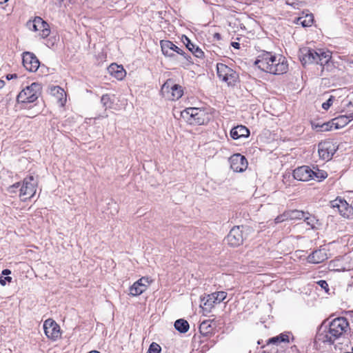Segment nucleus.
<instances>
[{
	"mask_svg": "<svg viewBox=\"0 0 353 353\" xmlns=\"http://www.w3.org/2000/svg\"><path fill=\"white\" fill-rule=\"evenodd\" d=\"M349 330V323L345 317L335 318L332 321L325 320L319 328L315 341L318 343L331 345L337 339L343 337Z\"/></svg>",
	"mask_w": 353,
	"mask_h": 353,
	"instance_id": "f257e3e1",
	"label": "nucleus"
},
{
	"mask_svg": "<svg viewBox=\"0 0 353 353\" xmlns=\"http://www.w3.org/2000/svg\"><path fill=\"white\" fill-rule=\"evenodd\" d=\"M254 64L261 70L273 74H282L288 70L285 57L267 51H263L258 55Z\"/></svg>",
	"mask_w": 353,
	"mask_h": 353,
	"instance_id": "f03ea898",
	"label": "nucleus"
},
{
	"mask_svg": "<svg viewBox=\"0 0 353 353\" xmlns=\"http://www.w3.org/2000/svg\"><path fill=\"white\" fill-rule=\"evenodd\" d=\"M299 59L303 65L316 63L323 67L327 65L332 58L331 52L323 49L313 50L307 47H303L299 50Z\"/></svg>",
	"mask_w": 353,
	"mask_h": 353,
	"instance_id": "7ed1b4c3",
	"label": "nucleus"
},
{
	"mask_svg": "<svg viewBox=\"0 0 353 353\" xmlns=\"http://www.w3.org/2000/svg\"><path fill=\"white\" fill-rule=\"evenodd\" d=\"M162 95L171 101H176L180 99L183 91L182 87L178 84H174L172 80H167L162 85L161 89Z\"/></svg>",
	"mask_w": 353,
	"mask_h": 353,
	"instance_id": "20e7f679",
	"label": "nucleus"
},
{
	"mask_svg": "<svg viewBox=\"0 0 353 353\" xmlns=\"http://www.w3.org/2000/svg\"><path fill=\"white\" fill-rule=\"evenodd\" d=\"M227 293L223 291L213 292L201 298L203 312H210L216 303H220L225 299Z\"/></svg>",
	"mask_w": 353,
	"mask_h": 353,
	"instance_id": "39448f33",
	"label": "nucleus"
},
{
	"mask_svg": "<svg viewBox=\"0 0 353 353\" xmlns=\"http://www.w3.org/2000/svg\"><path fill=\"white\" fill-rule=\"evenodd\" d=\"M37 181L33 176L26 177L19 190V197L22 201L32 198L37 192Z\"/></svg>",
	"mask_w": 353,
	"mask_h": 353,
	"instance_id": "423d86ee",
	"label": "nucleus"
},
{
	"mask_svg": "<svg viewBox=\"0 0 353 353\" xmlns=\"http://www.w3.org/2000/svg\"><path fill=\"white\" fill-rule=\"evenodd\" d=\"M40 90V85L38 83H33L22 90L17 95V100L18 103H32L38 98V93Z\"/></svg>",
	"mask_w": 353,
	"mask_h": 353,
	"instance_id": "0eeeda50",
	"label": "nucleus"
},
{
	"mask_svg": "<svg viewBox=\"0 0 353 353\" xmlns=\"http://www.w3.org/2000/svg\"><path fill=\"white\" fill-rule=\"evenodd\" d=\"M26 26L29 30L39 32L43 39L48 37L50 33L49 25L40 17H35L33 20L28 21Z\"/></svg>",
	"mask_w": 353,
	"mask_h": 353,
	"instance_id": "6e6552de",
	"label": "nucleus"
},
{
	"mask_svg": "<svg viewBox=\"0 0 353 353\" xmlns=\"http://www.w3.org/2000/svg\"><path fill=\"white\" fill-rule=\"evenodd\" d=\"M181 114L183 117L190 116V121L197 125H203L208 120L205 110L196 108H187L181 112Z\"/></svg>",
	"mask_w": 353,
	"mask_h": 353,
	"instance_id": "1a4fd4ad",
	"label": "nucleus"
},
{
	"mask_svg": "<svg viewBox=\"0 0 353 353\" xmlns=\"http://www.w3.org/2000/svg\"><path fill=\"white\" fill-rule=\"evenodd\" d=\"M216 71L219 78L228 85L234 84L237 79L235 71L223 63H217Z\"/></svg>",
	"mask_w": 353,
	"mask_h": 353,
	"instance_id": "9d476101",
	"label": "nucleus"
},
{
	"mask_svg": "<svg viewBox=\"0 0 353 353\" xmlns=\"http://www.w3.org/2000/svg\"><path fill=\"white\" fill-rule=\"evenodd\" d=\"M330 207L345 218H350L352 215V207L341 197H337L334 200L331 201Z\"/></svg>",
	"mask_w": 353,
	"mask_h": 353,
	"instance_id": "9b49d317",
	"label": "nucleus"
},
{
	"mask_svg": "<svg viewBox=\"0 0 353 353\" xmlns=\"http://www.w3.org/2000/svg\"><path fill=\"white\" fill-rule=\"evenodd\" d=\"M337 146L331 141H325L318 145V152L319 157L325 161L331 159L336 152Z\"/></svg>",
	"mask_w": 353,
	"mask_h": 353,
	"instance_id": "f8f14e48",
	"label": "nucleus"
},
{
	"mask_svg": "<svg viewBox=\"0 0 353 353\" xmlns=\"http://www.w3.org/2000/svg\"><path fill=\"white\" fill-rule=\"evenodd\" d=\"M43 330L46 336L52 341H56L61 336L60 327L52 319L44 321Z\"/></svg>",
	"mask_w": 353,
	"mask_h": 353,
	"instance_id": "ddd939ff",
	"label": "nucleus"
},
{
	"mask_svg": "<svg viewBox=\"0 0 353 353\" xmlns=\"http://www.w3.org/2000/svg\"><path fill=\"white\" fill-rule=\"evenodd\" d=\"M231 169L236 172H242L248 168V161L245 157L241 154H234L229 159Z\"/></svg>",
	"mask_w": 353,
	"mask_h": 353,
	"instance_id": "4468645a",
	"label": "nucleus"
},
{
	"mask_svg": "<svg viewBox=\"0 0 353 353\" xmlns=\"http://www.w3.org/2000/svg\"><path fill=\"white\" fill-rule=\"evenodd\" d=\"M22 63L26 69L30 72H36L40 65L39 59L30 52L23 53Z\"/></svg>",
	"mask_w": 353,
	"mask_h": 353,
	"instance_id": "2eb2a0df",
	"label": "nucleus"
},
{
	"mask_svg": "<svg viewBox=\"0 0 353 353\" xmlns=\"http://www.w3.org/2000/svg\"><path fill=\"white\" fill-rule=\"evenodd\" d=\"M227 243L232 247H237L243 243V236L239 226L234 227L225 239Z\"/></svg>",
	"mask_w": 353,
	"mask_h": 353,
	"instance_id": "dca6fc26",
	"label": "nucleus"
},
{
	"mask_svg": "<svg viewBox=\"0 0 353 353\" xmlns=\"http://www.w3.org/2000/svg\"><path fill=\"white\" fill-rule=\"evenodd\" d=\"M162 53L168 57H172L174 53L182 54V50L168 40H161L160 41Z\"/></svg>",
	"mask_w": 353,
	"mask_h": 353,
	"instance_id": "f3484780",
	"label": "nucleus"
},
{
	"mask_svg": "<svg viewBox=\"0 0 353 353\" xmlns=\"http://www.w3.org/2000/svg\"><path fill=\"white\" fill-rule=\"evenodd\" d=\"M312 174H314L313 170L306 165L299 167L293 172L294 178L301 181H308L311 180Z\"/></svg>",
	"mask_w": 353,
	"mask_h": 353,
	"instance_id": "a211bd4d",
	"label": "nucleus"
},
{
	"mask_svg": "<svg viewBox=\"0 0 353 353\" xmlns=\"http://www.w3.org/2000/svg\"><path fill=\"white\" fill-rule=\"evenodd\" d=\"M150 281L148 277H141L130 288V294L134 296L145 292Z\"/></svg>",
	"mask_w": 353,
	"mask_h": 353,
	"instance_id": "6ab92c4d",
	"label": "nucleus"
},
{
	"mask_svg": "<svg viewBox=\"0 0 353 353\" xmlns=\"http://www.w3.org/2000/svg\"><path fill=\"white\" fill-rule=\"evenodd\" d=\"M353 121V112L340 115L332 120V124L334 129H339L345 127L350 122Z\"/></svg>",
	"mask_w": 353,
	"mask_h": 353,
	"instance_id": "aec40b11",
	"label": "nucleus"
},
{
	"mask_svg": "<svg viewBox=\"0 0 353 353\" xmlns=\"http://www.w3.org/2000/svg\"><path fill=\"white\" fill-rule=\"evenodd\" d=\"M327 259V255L324 249L314 250L307 256V261L310 263L317 264L323 262Z\"/></svg>",
	"mask_w": 353,
	"mask_h": 353,
	"instance_id": "412c9836",
	"label": "nucleus"
},
{
	"mask_svg": "<svg viewBox=\"0 0 353 353\" xmlns=\"http://www.w3.org/2000/svg\"><path fill=\"white\" fill-rule=\"evenodd\" d=\"M250 135V130L244 125H237L230 131V136L233 139L245 138Z\"/></svg>",
	"mask_w": 353,
	"mask_h": 353,
	"instance_id": "4be33fe9",
	"label": "nucleus"
},
{
	"mask_svg": "<svg viewBox=\"0 0 353 353\" xmlns=\"http://www.w3.org/2000/svg\"><path fill=\"white\" fill-rule=\"evenodd\" d=\"M110 74L118 80H122L126 74L125 70L122 65H119L117 63H112L108 67Z\"/></svg>",
	"mask_w": 353,
	"mask_h": 353,
	"instance_id": "5701e85b",
	"label": "nucleus"
},
{
	"mask_svg": "<svg viewBox=\"0 0 353 353\" xmlns=\"http://www.w3.org/2000/svg\"><path fill=\"white\" fill-rule=\"evenodd\" d=\"M50 93L61 106L64 105L66 101V94L63 89L59 86H53L50 88Z\"/></svg>",
	"mask_w": 353,
	"mask_h": 353,
	"instance_id": "b1692460",
	"label": "nucleus"
},
{
	"mask_svg": "<svg viewBox=\"0 0 353 353\" xmlns=\"http://www.w3.org/2000/svg\"><path fill=\"white\" fill-rule=\"evenodd\" d=\"M185 41H187L185 45L186 47L188 48L190 51L192 52V53L198 58H202L204 55L203 52L197 46L194 45L190 40L185 37Z\"/></svg>",
	"mask_w": 353,
	"mask_h": 353,
	"instance_id": "393cba45",
	"label": "nucleus"
},
{
	"mask_svg": "<svg viewBox=\"0 0 353 353\" xmlns=\"http://www.w3.org/2000/svg\"><path fill=\"white\" fill-rule=\"evenodd\" d=\"M189 323L186 320L178 319L174 323V327L181 333H185L189 330Z\"/></svg>",
	"mask_w": 353,
	"mask_h": 353,
	"instance_id": "a878e982",
	"label": "nucleus"
},
{
	"mask_svg": "<svg viewBox=\"0 0 353 353\" xmlns=\"http://www.w3.org/2000/svg\"><path fill=\"white\" fill-rule=\"evenodd\" d=\"M287 215L289 220H302L305 216V212L298 210H288Z\"/></svg>",
	"mask_w": 353,
	"mask_h": 353,
	"instance_id": "bb28decb",
	"label": "nucleus"
},
{
	"mask_svg": "<svg viewBox=\"0 0 353 353\" xmlns=\"http://www.w3.org/2000/svg\"><path fill=\"white\" fill-rule=\"evenodd\" d=\"M313 20V15L307 14L305 17H299L296 20V23L302 25L303 27H309L312 24Z\"/></svg>",
	"mask_w": 353,
	"mask_h": 353,
	"instance_id": "cd10ccee",
	"label": "nucleus"
},
{
	"mask_svg": "<svg viewBox=\"0 0 353 353\" xmlns=\"http://www.w3.org/2000/svg\"><path fill=\"white\" fill-rule=\"evenodd\" d=\"M314 174L312 176V179L321 181L327 177V174L325 171L318 169L317 168H313Z\"/></svg>",
	"mask_w": 353,
	"mask_h": 353,
	"instance_id": "c85d7f7f",
	"label": "nucleus"
},
{
	"mask_svg": "<svg viewBox=\"0 0 353 353\" xmlns=\"http://www.w3.org/2000/svg\"><path fill=\"white\" fill-rule=\"evenodd\" d=\"M281 342H289V336L286 334H281L279 336L272 337L268 340V343L279 344Z\"/></svg>",
	"mask_w": 353,
	"mask_h": 353,
	"instance_id": "c756f323",
	"label": "nucleus"
},
{
	"mask_svg": "<svg viewBox=\"0 0 353 353\" xmlns=\"http://www.w3.org/2000/svg\"><path fill=\"white\" fill-rule=\"evenodd\" d=\"M181 58L179 60V62L181 63V65L183 68H187L192 65L193 63V61H192V57L190 55L183 52L182 50V54Z\"/></svg>",
	"mask_w": 353,
	"mask_h": 353,
	"instance_id": "7c9ffc66",
	"label": "nucleus"
},
{
	"mask_svg": "<svg viewBox=\"0 0 353 353\" xmlns=\"http://www.w3.org/2000/svg\"><path fill=\"white\" fill-rule=\"evenodd\" d=\"M113 101L114 100L112 99L111 96L108 94H103L101 99V103L105 109L111 108L113 104Z\"/></svg>",
	"mask_w": 353,
	"mask_h": 353,
	"instance_id": "2f4dec72",
	"label": "nucleus"
},
{
	"mask_svg": "<svg viewBox=\"0 0 353 353\" xmlns=\"http://www.w3.org/2000/svg\"><path fill=\"white\" fill-rule=\"evenodd\" d=\"M303 220L307 223V225L310 226L311 228H315V225L318 221L314 216L310 214L308 212H305V216Z\"/></svg>",
	"mask_w": 353,
	"mask_h": 353,
	"instance_id": "473e14b6",
	"label": "nucleus"
},
{
	"mask_svg": "<svg viewBox=\"0 0 353 353\" xmlns=\"http://www.w3.org/2000/svg\"><path fill=\"white\" fill-rule=\"evenodd\" d=\"M334 128V125L332 124V121L327 123H323L321 125H316L314 128L319 132H326L331 130Z\"/></svg>",
	"mask_w": 353,
	"mask_h": 353,
	"instance_id": "72a5a7b5",
	"label": "nucleus"
},
{
	"mask_svg": "<svg viewBox=\"0 0 353 353\" xmlns=\"http://www.w3.org/2000/svg\"><path fill=\"white\" fill-rule=\"evenodd\" d=\"M200 332L203 334H208L212 330L210 323L208 321H203L199 326Z\"/></svg>",
	"mask_w": 353,
	"mask_h": 353,
	"instance_id": "f704fd0d",
	"label": "nucleus"
},
{
	"mask_svg": "<svg viewBox=\"0 0 353 353\" xmlns=\"http://www.w3.org/2000/svg\"><path fill=\"white\" fill-rule=\"evenodd\" d=\"M305 0H286V3L294 8H299L304 4Z\"/></svg>",
	"mask_w": 353,
	"mask_h": 353,
	"instance_id": "c9c22d12",
	"label": "nucleus"
},
{
	"mask_svg": "<svg viewBox=\"0 0 353 353\" xmlns=\"http://www.w3.org/2000/svg\"><path fill=\"white\" fill-rule=\"evenodd\" d=\"M161 347L159 345H158L156 343H152L147 352V353H160L161 352Z\"/></svg>",
	"mask_w": 353,
	"mask_h": 353,
	"instance_id": "e433bc0d",
	"label": "nucleus"
},
{
	"mask_svg": "<svg viewBox=\"0 0 353 353\" xmlns=\"http://www.w3.org/2000/svg\"><path fill=\"white\" fill-rule=\"evenodd\" d=\"M287 220H289V218H288V215H287V211H285L282 214L278 216L275 219V223H281V222L287 221Z\"/></svg>",
	"mask_w": 353,
	"mask_h": 353,
	"instance_id": "4c0bfd02",
	"label": "nucleus"
},
{
	"mask_svg": "<svg viewBox=\"0 0 353 353\" xmlns=\"http://www.w3.org/2000/svg\"><path fill=\"white\" fill-rule=\"evenodd\" d=\"M333 99H334V97L332 96H331L327 100V101L323 103L322 104V108L325 110H327L332 105V102H333Z\"/></svg>",
	"mask_w": 353,
	"mask_h": 353,
	"instance_id": "58836bf2",
	"label": "nucleus"
},
{
	"mask_svg": "<svg viewBox=\"0 0 353 353\" xmlns=\"http://www.w3.org/2000/svg\"><path fill=\"white\" fill-rule=\"evenodd\" d=\"M20 187V183H16L14 184H13L12 185H10L8 188V191L10 192V193H16L17 192V190Z\"/></svg>",
	"mask_w": 353,
	"mask_h": 353,
	"instance_id": "ea45409f",
	"label": "nucleus"
},
{
	"mask_svg": "<svg viewBox=\"0 0 353 353\" xmlns=\"http://www.w3.org/2000/svg\"><path fill=\"white\" fill-rule=\"evenodd\" d=\"M12 281V277L10 276H0V283L2 286H5L7 282H10Z\"/></svg>",
	"mask_w": 353,
	"mask_h": 353,
	"instance_id": "a19ab883",
	"label": "nucleus"
},
{
	"mask_svg": "<svg viewBox=\"0 0 353 353\" xmlns=\"http://www.w3.org/2000/svg\"><path fill=\"white\" fill-rule=\"evenodd\" d=\"M317 283L323 288L325 290V292H328L329 290V288H328V284L327 283L324 281V280H321V281H319L317 282Z\"/></svg>",
	"mask_w": 353,
	"mask_h": 353,
	"instance_id": "79ce46f5",
	"label": "nucleus"
},
{
	"mask_svg": "<svg viewBox=\"0 0 353 353\" xmlns=\"http://www.w3.org/2000/svg\"><path fill=\"white\" fill-rule=\"evenodd\" d=\"M17 77V75L16 74H9L6 76V79L8 80H10L12 79H16Z\"/></svg>",
	"mask_w": 353,
	"mask_h": 353,
	"instance_id": "37998d69",
	"label": "nucleus"
},
{
	"mask_svg": "<svg viewBox=\"0 0 353 353\" xmlns=\"http://www.w3.org/2000/svg\"><path fill=\"white\" fill-rule=\"evenodd\" d=\"M11 274V271H10V270H8V269H5V270H3L2 271V272H1V276H3V275H6V276H8V275H9V274Z\"/></svg>",
	"mask_w": 353,
	"mask_h": 353,
	"instance_id": "c03bdc74",
	"label": "nucleus"
},
{
	"mask_svg": "<svg viewBox=\"0 0 353 353\" xmlns=\"http://www.w3.org/2000/svg\"><path fill=\"white\" fill-rule=\"evenodd\" d=\"M231 45L232 47H234L236 49L240 48V43L238 42H232Z\"/></svg>",
	"mask_w": 353,
	"mask_h": 353,
	"instance_id": "a18cd8bd",
	"label": "nucleus"
},
{
	"mask_svg": "<svg viewBox=\"0 0 353 353\" xmlns=\"http://www.w3.org/2000/svg\"><path fill=\"white\" fill-rule=\"evenodd\" d=\"M4 85H5L4 81L0 79V90L3 88Z\"/></svg>",
	"mask_w": 353,
	"mask_h": 353,
	"instance_id": "49530a36",
	"label": "nucleus"
},
{
	"mask_svg": "<svg viewBox=\"0 0 353 353\" xmlns=\"http://www.w3.org/2000/svg\"><path fill=\"white\" fill-rule=\"evenodd\" d=\"M9 0H0V4H3V3H5L6 2H8Z\"/></svg>",
	"mask_w": 353,
	"mask_h": 353,
	"instance_id": "de8ad7c7",
	"label": "nucleus"
},
{
	"mask_svg": "<svg viewBox=\"0 0 353 353\" xmlns=\"http://www.w3.org/2000/svg\"><path fill=\"white\" fill-rule=\"evenodd\" d=\"M89 353H100V352L97 350H92V351H90Z\"/></svg>",
	"mask_w": 353,
	"mask_h": 353,
	"instance_id": "09e8293b",
	"label": "nucleus"
},
{
	"mask_svg": "<svg viewBox=\"0 0 353 353\" xmlns=\"http://www.w3.org/2000/svg\"><path fill=\"white\" fill-rule=\"evenodd\" d=\"M215 37H217V38H219L220 37V34L216 33V34H215Z\"/></svg>",
	"mask_w": 353,
	"mask_h": 353,
	"instance_id": "8fccbe9b",
	"label": "nucleus"
},
{
	"mask_svg": "<svg viewBox=\"0 0 353 353\" xmlns=\"http://www.w3.org/2000/svg\"><path fill=\"white\" fill-rule=\"evenodd\" d=\"M352 214H353V206H352Z\"/></svg>",
	"mask_w": 353,
	"mask_h": 353,
	"instance_id": "3c124183",
	"label": "nucleus"
}]
</instances>
